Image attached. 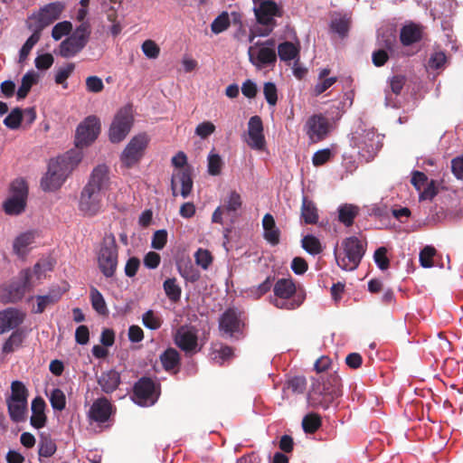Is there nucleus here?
<instances>
[{
    "label": "nucleus",
    "instance_id": "24",
    "mask_svg": "<svg viewBox=\"0 0 463 463\" xmlns=\"http://www.w3.org/2000/svg\"><path fill=\"white\" fill-rule=\"evenodd\" d=\"M193 169L191 166H186L183 169H177L172 175V183L181 184V195L186 198L193 190L194 182L192 179Z\"/></svg>",
    "mask_w": 463,
    "mask_h": 463
},
{
    "label": "nucleus",
    "instance_id": "46",
    "mask_svg": "<svg viewBox=\"0 0 463 463\" xmlns=\"http://www.w3.org/2000/svg\"><path fill=\"white\" fill-rule=\"evenodd\" d=\"M49 400H50V403L54 411H61L66 407L65 394L59 388H55L51 392Z\"/></svg>",
    "mask_w": 463,
    "mask_h": 463
},
{
    "label": "nucleus",
    "instance_id": "1",
    "mask_svg": "<svg viewBox=\"0 0 463 463\" xmlns=\"http://www.w3.org/2000/svg\"><path fill=\"white\" fill-rule=\"evenodd\" d=\"M109 184V167L106 165H97L92 170L80 197L79 210L85 216L92 217L101 211L103 197Z\"/></svg>",
    "mask_w": 463,
    "mask_h": 463
},
{
    "label": "nucleus",
    "instance_id": "5",
    "mask_svg": "<svg viewBox=\"0 0 463 463\" xmlns=\"http://www.w3.org/2000/svg\"><path fill=\"white\" fill-rule=\"evenodd\" d=\"M33 274L40 279L41 264L38 262L34 265L33 270L30 269H23L19 273V280L12 282L9 286L0 288V301L6 303H15L21 300L27 291L33 288L32 282Z\"/></svg>",
    "mask_w": 463,
    "mask_h": 463
},
{
    "label": "nucleus",
    "instance_id": "35",
    "mask_svg": "<svg viewBox=\"0 0 463 463\" xmlns=\"http://www.w3.org/2000/svg\"><path fill=\"white\" fill-rule=\"evenodd\" d=\"M163 288L166 297L172 302H178L181 298L182 288L177 283L175 278L166 279L163 283Z\"/></svg>",
    "mask_w": 463,
    "mask_h": 463
},
{
    "label": "nucleus",
    "instance_id": "40",
    "mask_svg": "<svg viewBox=\"0 0 463 463\" xmlns=\"http://www.w3.org/2000/svg\"><path fill=\"white\" fill-rule=\"evenodd\" d=\"M321 417L317 413H308L302 420V428L306 433L313 434L321 426Z\"/></svg>",
    "mask_w": 463,
    "mask_h": 463
},
{
    "label": "nucleus",
    "instance_id": "54",
    "mask_svg": "<svg viewBox=\"0 0 463 463\" xmlns=\"http://www.w3.org/2000/svg\"><path fill=\"white\" fill-rule=\"evenodd\" d=\"M373 259L378 266V268L382 270H385L390 266V260L387 257V250L385 247L378 248L373 254Z\"/></svg>",
    "mask_w": 463,
    "mask_h": 463
},
{
    "label": "nucleus",
    "instance_id": "43",
    "mask_svg": "<svg viewBox=\"0 0 463 463\" xmlns=\"http://www.w3.org/2000/svg\"><path fill=\"white\" fill-rule=\"evenodd\" d=\"M397 44L396 36L392 33H383L378 35L377 45L379 49L386 50V52L392 54Z\"/></svg>",
    "mask_w": 463,
    "mask_h": 463
},
{
    "label": "nucleus",
    "instance_id": "10",
    "mask_svg": "<svg viewBox=\"0 0 463 463\" xmlns=\"http://www.w3.org/2000/svg\"><path fill=\"white\" fill-rule=\"evenodd\" d=\"M244 327V312L237 307L227 308L219 317L222 336L239 340L243 335Z\"/></svg>",
    "mask_w": 463,
    "mask_h": 463
},
{
    "label": "nucleus",
    "instance_id": "49",
    "mask_svg": "<svg viewBox=\"0 0 463 463\" xmlns=\"http://www.w3.org/2000/svg\"><path fill=\"white\" fill-rule=\"evenodd\" d=\"M72 30V24L69 21L56 24L52 30V37L58 41L65 35H69Z\"/></svg>",
    "mask_w": 463,
    "mask_h": 463
},
{
    "label": "nucleus",
    "instance_id": "55",
    "mask_svg": "<svg viewBox=\"0 0 463 463\" xmlns=\"http://www.w3.org/2000/svg\"><path fill=\"white\" fill-rule=\"evenodd\" d=\"M242 201L240 194L236 191L231 192L228 199L225 201V204L223 206L224 210L227 212H236L241 207Z\"/></svg>",
    "mask_w": 463,
    "mask_h": 463
},
{
    "label": "nucleus",
    "instance_id": "12",
    "mask_svg": "<svg viewBox=\"0 0 463 463\" xmlns=\"http://www.w3.org/2000/svg\"><path fill=\"white\" fill-rule=\"evenodd\" d=\"M64 4L61 2H53L42 7L37 14H32L27 21V28L30 31L38 32L42 34V31L53 24L61 17L64 10Z\"/></svg>",
    "mask_w": 463,
    "mask_h": 463
},
{
    "label": "nucleus",
    "instance_id": "42",
    "mask_svg": "<svg viewBox=\"0 0 463 463\" xmlns=\"http://www.w3.org/2000/svg\"><path fill=\"white\" fill-rule=\"evenodd\" d=\"M143 325L150 330H157L163 324V319L154 310H147L142 316Z\"/></svg>",
    "mask_w": 463,
    "mask_h": 463
},
{
    "label": "nucleus",
    "instance_id": "23",
    "mask_svg": "<svg viewBox=\"0 0 463 463\" xmlns=\"http://www.w3.org/2000/svg\"><path fill=\"white\" fill-rule=\"evenodd\" d=\"M24 319V315L15 308H6L0 312V334L14 329L20 326Z\"/></svg>",
    "mask_w": 463,
    "mask_h": 463
},
{
    "label": "nucleus",
    "instance_id": "47",
    "mask_svg": "<svg viewBox=\"0 0 463 463\" xmlns=\"http://www.w3.org/2000/svg\"><path fill=\"white\" fill-rule=\"evenodd\" d=\"M231 25L230 17L227 12H222L212 23L211 30L218 34L227 30Z\"/></svg>",
    "mask_w": 463,
    "mask_h": 463
},
{
    "label": "nucleus",
    "instance_id": "3",
    "mask_svg": "<svg viewBox=\"0 0 463 463\" xmlns=\"http://www.w3.org/2000/svg\"><path fill=\"white\" fill-rule=\"evenodd\" d=\"M364 253L365 246L354 236L346 238L342 241V250H338L337 245L334 250L338 267L346 271L356 269Z\"/></svg>",
    "mask_w": 463,
    "mask_h": 463
},
{
    "label": "nucleus",
    "instance_id": "30",
    "mask_svg": "<svg viewBox=\"0 0 463 463\" xmlns=\"http://www.w3.org/2000/svg\"><path fill=\"white\" fill-rule=\"evenodd\" d=\"M301 219L306 224H316L318 222V211L314 202L303 196L301 204Z\"/></svg>",
    "mask_w": 463,
    "mask_h": 463
},
{
    "label": "nucleus",
    "instance_id": "26",
    "mask_svg": "<svg viewBox=\"0 0 463 463\" xmlns=\"http://www.w3.org/2000/svg\"><path fill=\"white\" fill-rule=\"evenodd\" d=\"M46 403L41 396L35 397L32 401V416L30 419L31 425L35 429H42L45 426L47 417L45 415Z\"/></svg>",
    "mask_w": 463,
    "mask_h": 463
},
{
    "label": "nucleus",
    "instance_id": "56",
    "mask_svg": "<svg viewBox=\"0 0 463 463\" xmlns=\"http://www.w3.org/2000/svg\"><path fill=\"white\" fill-rule=\"evenodd\" d=\"M222 164V160L218 154H210L208 156V173L211 175H220Z\"/></svg>",
    "mask_w": 463,
    "mask_h": 463
},
{
    "label": "nucleus",
    "instance_id": "16",
    "mask_svg": "<svg viewBox=\"0 0 463 463\" xmlns=\"http://www.w3.org/2000/svg\"><path fill=\"white\" fill-rule=\"evenodd\" d=\"M133 124L130 108L121 109L114 118L109 128V139L112 143L122 141L129 133Z\"/></svg>",
    "mask_w": 463,
    "mask_h": 463
},
{
    "label": "nucleus",
    "instance_id": "44",
    "mask_svg": "<svg viewBox=\"0 0 463 463\" xmlns=\"http://www.w3.org/2000/svg\"><path fill=\"white\" fill-rule=\"evenodd\" d=\"M301 242L303 249L309 254L317 255L322 252L320 241L313 235H306Z\"/></svg>",
    "mask_w": 463,
    "mask_h": 463
},
{
    "label": "nucleus",
    "instance_id": "61",
    "mask_svg": "<svg viewBox=\"0 0 463 463\" xmlns=\"http://www.w3.org/2000/svg\"><path fill=\"white\" fill-rule=\"evenodd\" d=\"M86 89L89 92L99 93L104 89L102 80L98 76H90L86 79Z\"/></svg>",
    "mask_w": 463,
    "mask_h": 463
},
{
    "label": "nucleus",
    "instance_id": "51",
    "mask_svg": "<svg viewBox=\"0 0 463 463\" xmlns=\"http://www.w3.org/2000/svg\"><path fill=\"white\" fill-rule=\"evenodd\" d=\"M447 62V56L444 52H434L428 61V67L431 70L443 69Z\"/></svg>",
    "mask_w": 463,
    "mask_h": 463
},
{
    "label": "nucleus",
    "instance_id": "50",
    "mask_svg": "<svg viewBox=\"0 0 463 463\" xmlns=\"http://www.w3.org/2000/svg\"><path fill=\"white\" fill-rule=\"evenodd\" d=\"M23 342V335L20 332H13L8 339L3 345V353L9 354L14 351L15 348L19 347Z\"/></svg>",
    "mask_w": 463,
    "mask_h": 463
},
{
    "label": "nucleus",
    "instance_id": "27",
    "mask_svg": "<svg viewBox=\"0 0 463 463\" xmlns=\"http://www.w3.org/2000/svg\"><path fill=\"white\" fill-rule=\"evenodd\" d=\"M253 51L254 47L250 46L249 48V57L253 65L260 67L273 64L277 61V54L273 48L263 46L258 51L256 56H254Z\"/></svg>",
    "mask_w": 463,
    "mask_h": 463
},
{
    "label": "nucleus",
    "instance_id": "28",
    "mask_svg": "<svg viewBox=\"0 0 463 463\" xmlns=\"http://www.w3.org/2000/svg\"><path fill=\"white\" fill-rule=\"evenodd\" d=\"M121 383L120 374L116 370H109L101 373L98 377V384L105 393L115 392Z\"/></svg>",
    "mask_w": 463,
    "mask_h": 463
},
{
    "label": "nucleus",
    "instance_id": "64",
    "mask_svg": "<svg viewBox=\"0 0 463 463\" xmlns=\"http://www.w3.org/2000/svg\"><path fill=\"white\" fill-rule=\"evenodd\" d=\"M166 242L167 232L165 230H158L153 235L151 246L156 250H162Z\"/></svg>",
    "mask_w": 463,
    "mask_h": 463
},
{
    "label": "nucleus",
    "instance_id": "58",
    "mask_svg": "<svg viewBox=\"0 0 463 463\" xmlns=\"http://www.w3.org/2000/svg\"><path fill=\"white\" fill-rule=\"evenodd\" d=\"M196 264L203 269H208L213 261L211 252L207 250L199 249L194 254Z\"/></svg>",
    "mask_w": 463,
    "mask_h": 463
},
{
    "label": "nucleus",
    "instance_id": "20",
    "mask_svg": "<svg viewBox=\"0 0 463 463\" xmlns=\"http://www.w3.org/2000/svg\"><path fill=\"white\" fill-rule=\"evenodd\" d=\"M115 411L116 408L111 402L106 397H101L93 402L88 412V417L91 421L105 423Z\"/></svg>",
    "mask_w": 463,
    "mask_h": 463
},
{
    "label": "nucleus",
    "instance_id": "33",
    "mask_svg": "<svg viewBox=\"0 0 463 463\" xmlns=\"http://www.w3.org/2000/svg\"><path fill=\"white\" fill-rule=\"evenodd\" d=\"M160 361L165 371H172L180 365V354L175 348H167L161 355Z\"/></svg>",
    "mask_w": 463,
    "mask_h": 463
},
{
    "label": "nucleus",
    "instance_id": "14",
    "mask_svg": "<svg viewBox=\"0 0 463 463\" xmlns=\"http://www.w3.org/2000/svg\"><path fill=\"white\" fill-rule=\"evenodd\" d=\"M100 132V122L96 116L87 117L77 128L75 145L84 147L94 142Z\"/></svg>",
    "mask_w": 463,
    "mask_h": 463
},
{
    "label": "nucleus",
    "instance_id": "7",
    "mask_svg": "<svg viewBox=\"0 0 463 463\" xmlns=\"http://www.w3.org/2000/svg\"><path fill=\"white\" fill-rule=\"evenodd\" d=\"M29 391L21 381L11 383V394L6 399L7 411L12 421L19 423L26 420Z\"/></svg>",
    "mask_w": 463,
    "mask_h": 463
},
{
    "label": "nucleus",
    "instance_id": "37",
    "mask_svg": "<svg viewBox=\"0 0 463 463\" xmlns=\"http://www.w3.org/2000/svg\"><path fill=\"white\" fill-rule=\"evenodd\" d=\"M90 302L93 309L99 315L107 316L109 310L102 294L94 287L90 291Z\"/></svg>",
    "mask_w": 463,
    "mask_h": 463
},
{
    "label": "nucleus",
    "instance_id": "6",
    "mask_svg": "<svg viewBox=\"0 0 463 463\" xmlns=\"http://www.w3.org/2000/svg\"><path fill=\"white\" fill-rule=\"evenodd\" d=\"M97 262L104 277H114L118 263V247L113 233L104 235L97 251Z\"/></svg>",
    "mask_w": 463,
    "mask_h": 463
},
{
    "label": "nucleus",
    "instance_id": "45",
    "mask_svg": "<svg viewBox=\"0 0 463 463\" xmlns=\"http://www.w3.org/2000/svg\"><path fill=\"white\" fill-rule=\"evenodd\" d=\"M32 35L26 40L19 52V61H24L30 54L33 46L40 41L41 34L38 32L32 31Z\"/></svg>",
    "mask_w": 463,
    "mask_h": 463
},
{
    "label": "nucleus",
    "instance_id": "57",
    "mask_svg": "<svg viewBox=\"0 0 463 463\" xmlns=\"http://www.w3.org/2000/svg\"><path fill=\"white\" fill-rule=\"evenodd\" d=\"M75 69L74 63H68L66 66L60 68L55 75V82L57 84H62L64 88H67L66 80Z\"/></svg>",
    "mask_w": 463,
    "mask_h": 463
},
{
    "label": "nucleus",
    "instance_id": "22",
    "mask_svg": "<svg viewBox=\"0 0 463 463\" xmlns=\"http://www.w3.org/2000/svg\"><path fill=\"white\" fill-rule=\"evenodd\" d=\"M425 34V26L420 24L410 22L400 29V42L402 46H411L420 43Z\"/></svg>",
    "mask_w": 463,
    "mask_h": 463
},
{
    "label": "nucleus",
    "instance_id": "31",
    "mask_svg": "<svg viewBox=\"0 0 463 463\" xmlns=\"http://www.w3.org/2000/svg\"><path fill=\"white\" fill-rule=\"evenodd\" d=\"M62 296L60 289H52L48 294L43 296H36L37 307L33 309L36 314H42L49 306L57 303Z\"/></svg>",
    "mask_w": 463,
    "mask_h": 463
},
{
    "label": "nucleus",
    "instance_id": "19",
    "mask_svg": "<svg viewBox=\"0 0 463 463\" xmlns=\"http://www.w3.org/2000/svg\"><path fill=\"white\" fill-rule=\"evenodd\" d=\"M133 394L135 402L141 406L154 404L157 399L155 382L148 377L140 378L134 385Z\"/></svg>",
    "mask_w": 463,
    "mask_h": 463
},
{
    "label": "nucleus",
    "instance_id": "32",
    "mask_svg": "<svg viewBox=\"0 0 463 463\" xmlns=\"http://www.w3.org/2000/svg\"><path fill=\"white\" fill-rule=\"evenodd\" d=\"M359 213V207L354 204H343L338 208V220L346 227L353 225L355 217Z\"/></svg>",
    "mask_w": 463,
    "mask_h": 463
},
{
    "label": "nucleus",
    "instance_id": "62",
    "mask_svg": "<svg viewBox=\"0 0 463 463\" xmlns=\"http://www.w3.org/2000/svg\"><path fill=\"white\" fill-rule=\"evenodd\" d=\"M332 156V152L329 148H324L321 150L317 151L313 157H312V163L315 166H320L326 164L330 160Z\"/></svg>",
    "mask_w": 463,
    "mask_h": 463
},
{
    "label": "nucleus",
    "instance_id": "2",
    "mask_svg": "<svg viewBox=\"0 0 463 463\" xmlns=\"http://www.w3.org/2000/svg\"><path fill=\"white\" fill-rule=\"evenodd\" d=\"M341 378L336 373L321 376L312 383L308 402L314 408L327 409L333 401L341 396Z\"/></svg>",
    "mask_w": 463,
    "mask_h": 463
},
{
    "label": "nucleus",
    "instance_id": "60",
    "mask_svg": "<svg viewBox=\"0 0 463 463\" xmlns=\"http://www.w3.org/2000/svg\"><path fill=\"white\" fill-rule=\"evenodd\" d=\"M142 51L148 59H156L160 53V48L152 40H146L142 44Z\"/></svg>",
    "mask_w": 463,
    "mask_h": 463
},
{
    "label": "nucleus",
    "instance_id": "25",
    "mask_svg": "<svg viewBox=\"0 0 463 463\" xmlns=\"http://www.w3.org/2000/svg\"><path fill=\"white\" fill-rule=\"evenodd\" d=\"M36 238V232L27 231L19 234L13 242V250L15 255L21 259H24L28 252V247L32 245Z\"/></svg>",
    "mask_w": 463,
    "mask_h": 463
},
{
    "label": "nucleus",
    "instance_id": "41",
    "mask_svg": "<svg viewBox=\"0 0 463 463\" xmlns=\"http://www.w3.org/2000/svg\"><path fill=\"white\" fill-rule=\"evenodd\" d=\"M36 75L33 72H27L22 78V83L17 90V99H23L26 98L31 88L36 83Z\"/></svg>",
    "mask_w": 463,
    "mask_h": 463
},
{
    "label": "nucleus",
    "instance_id": "34",
    "mask_svg": "<svg viewBox=\"0 0 463 463\" xmlns=\"http://www.w3.org/2000/svg\"><path fill=\"white\" fill-rule=\"evenodd\" d=\"M278 55L281 61H289L299 55V48L291 42H284L278 46Z\"/></svg>",
    "mask_w": 463,
    "mask_h": 463
},
{
    "label": "nucleus",
    "instance_id": "36",
    "mask_svg": "<svg viewBox=\"0 0 463 463\" xmlns=\"http://www.w3.org/2000/svg\"><path fill=\"white\" fill-rule=\"evenodd\" d=\"M57 449L55 441L49 436L42 434L38 444V454L40 457L50 458Z\"/></svg>",
    "mask_w": 463,
    "mask_h": 463
},
{
    "label": "nucleus",
    "instance_id": "4",
    "mask_svg": "<svg viewBox=\"0 0 463 463\" xmlns=\"http://www.w3.org/2000/svg\"><path fill=\"white\" fill-rule=\"evenodd\" d=\"M274 298L270 302L278 308L293 310L304 302L305 296L297 291L292 279H279L273 286Z\"/></svg>",
    "mask_w": 463,
    "mask_h": 463
},
{
    "label": "nucleus",
    "instance_id": "29",
    "mask_svg": "<svg viewBox=\"0 0 463 463\" xmlns=\"http://www.w3.org/2000/svg\"><path fill=\"white\" fill-rule=\"evenodd\" d=\"M262 227L264 230V239L273 246L279 244L280 232L276 225L274 217L270 213H266L263 216Z\"/></svg>",
    "mask_w": 463,
    "mask_h": 463
},
{
    "label": "nucleus",
    "instance_id": "38",
    "mask_svg": "<svg viewBox=\"0 0 463 463\" xmlns=\"http://www.w3.org/2000/svg\"><path fill=\"white\" fill-rule=\"evenodd\" d=\"M274 279V277H267L266 279L260 285L250 287L247 290L248 295L254 299L260 298L262 296H264L270 290L271 287L273 286Z\"/></svg>",
    "mask_w": 463,
    "mask_h": 463
},
{
    "label": "nucleus",
    "instance_id": "11",
    "mask_svg": "<svg viewBox=\"0 0 463 463\" xmlns=\"http://www.w3.org/2000/svg\"><path fill=\"white\" fill-rule=\"evenodd\" d=\"M71 171L65 156H60L50 161L48 172L41 181L42 188L44 191H55L64 183L66 177Z\"/></svg>",
    "mask_w": 463,
    "mask_h": 463
},
{
    "label": "nucleus",
    "instance_id": "59",
    "mask_svg": "<svg viewBox=\"0 0 463 463\" xmlns=\"http://www.w3.org/2000/svg\"><path fill=\"white\" fill-rule=\"evenodd\" d=\"M263 93L269 105L275 106L278 101L277 87L273 82H266L263 88Z\"/></svg>",
    "mask_w": 463,
    "mask_h": 463
},
{
    "label": "nucleus",
    "instance_id": "18",
    "mask_svg": "<svg viewBox=\"0 0 463 463\" xmlns=\"http://www.w3.org/2000/svg\"><path fill=\"white\" fill-rule=\"evenodd\" d=\"M175 344L186 354L197 352L198 335L197 329L193 326H181L174 335Z\"/></svg>",
    "mask_w": 463,
    "mask_h": 463
},
{
    "label": "nucleus",
    "instance_id": "21",
    "mask_svg": "<svg viewBox=\"0 0 463 463\" xmlns=\"http://www.w3.org/2000/svg\"><path fill=\"white\" fill-rule=\"evenodd\" d=\"M247 143L249 146L256 150H261L265 146L263 124L259 116H253L249 120Z\"/></svg>",
    "mask_w": 463,
    "mask_h": 463
},
{
    "label": "nucleus",
    "instance_id": "15",
    "mask_svg": "<svg viewBox=\"0 0 463 463\" xmlns=\"http://www.w3.org/2000/svg\"><path fill=\"white\" fill-rule=\"evenodd\" d=\"M148 144V137L146 134L135 136L123 150L120 160L122 164L130 168L137 164L142 158Z\"/></svg>",
    "mask_w": 463,
    "mask_h": 463
},
{
    "label": "nucleus",
    "instance_id": "8",
    "mask_svg": "<svg viewBox=\"0 0 463 463\" xmlns=\"http://www.w3.org/2000/svg\"><path fill=\"white\" fill-rule=\"evenodd\" d=\"M29 188L24 178H16L9 185V196L3 203V210L7 215L22 214L27 206Z\"/></svg>",
    "mask_w": 463,
    "mask_h": 463
},
{
    "label": "nucleus",
    "instance_id": "17",
    "mask_svg": "<svg viewBox=\"0 0 463 463\" xmlns=\"http://www.w3.org/2000/svg\"><path fill=\"white\" fill-rule=\"evenodd\" d=\"M306 134L311 143L324 140L330 132V123L323 114H314L309 117L305 125Z\"/></svg>",
    "mask_w": 463,
    "mask_h": 463
},
{
    "label": "nucleus",
    "instance_id": "63",
    "mask_svg": "<svg viewBox=\"0 0 463 463\" xmlns=\"http://www.w3.org/2000/svg\"><path fill=\"white\" fill-rule=\"evenodd\" d=\"M215 131V126L211 121H203L195 128V134L203 139L207 138Z\"/></svg>",
    "mask_w": 463,
    "mask_h": 463
},
{
    "label": "nucleus",
    "instance_id": "48",
    "mask_svg": "<svg viewBox=\"0 0 463 463\" xmlns=\"http://www.w3.org/2000/svg\"><path fill=\"white\" fill-rule=\"evenodd\" d=\"M23 120V110L20 108L14 109L4 119V124L10 129L20 128Z\"/></svg>",
    "mask_w": 463,
    "mask_h": 463
},
{
    "label": "nucleus",
    "instance_id": "39",
    "mask_svg": "<svg viewBox=\"0 0 463 463\" xmlns=\"http://www.w3.org/2000/svg\"><path fill=\"white\" fill-rule=\"evenodd\" d=\"M350 18L346 16H340L332 19L330 29L332 32L337 33L341 38L347 35L350 28Z\"/></svg>",
    "mask_w": 463,
    "mask_h": 463
},
{
    "label": "nucleus",
    "instance_id": "53",
    "mask_svg": "<svg viewBox=\"0 0 463 463\" xmlns=\"http://www.w3.org/2000/svg\"><path fill=\"white\" fill-rule=\"evenodd\" d=\"M436 250L432 246H425L420 252V262L424 268H431L433 266V257Z\"/></svg>",
    "mask_w": 463,
    "mask_h": 463
},
{
    "label": "nucleus",
    "instance_id": "52",
    "mask_svg": "<svg viewBox=\"0 0 463 463\" xmlns=\"http://www.w3.org/2000/svg\"><path fill=\"white\" fill-rule=\"evenodd\" d=\"M287 388L294 393H303L307 388V380L304 376H295L287 383Z\"/></svg>",
    "mask_w": 463,
    "mask_h": 463
},
{
    "label": "nucleus",
    "instance_id": "9",
    "mask_svg": "<svg viewBox=\"0 0 463 463\" xmlns=\"http://www.w3.org/2000/svg\"><path fill=\"white\" fill-rule=\"evenodd\" d=\"M91 34V26L82 24L76 27L71 35L60 43L59 54L62 58H71L80 53L87 45Z\"/></svg>",
    "mask_w": 463,
    "mask_h": 463
},
{
    "label": "nucleus",
    "instance_id": "13",
    "mask_svg": "<svg viewBox=\"0 0 463 463\" xmlns=\"http://www.w3.org/2000/svg\"><path fill=\"white\" fill-rule=\"evenodd\" d=\"M254 12L258 23L265 26L264 29H260L258 32V34L261 36L269 34L276 25L274 18L282 15L280 8L273 0L260 1L259 6L255 7Z\"/></svg>",
    "mask_w": 463,
    "mask_h": 463
}]
</instances>
